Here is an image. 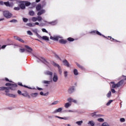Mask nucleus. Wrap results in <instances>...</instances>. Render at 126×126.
Masks as SVG:
<instances>
[{
	"label": "nucleus",
	"instance_id": "obj_18",
	"mask_svg": "<svg viewBox=\"0 0 126 126\" xmlns=\"http://www.w3.org/2000/svg\"><path fill=\"white\" fill-rule=\"evenodd\" d=\"M59 42L60 43V44H66L67 41L64 39H61L59 40Z\"/></svg>",
	"mask_w": 126,
	"mask_h": 126
},
{
	"label": "nucleus",
	"instance_id": "obj_1",
	"mask_svg": "<svg viewBox=\"0 0 126 126\" xmlns=\"http://www.w3.org/2000/svg\"><path fill=\"white\" fill-rule=\"evenodd\" d=\"M46 12V10L44 9H42L41 10L39 11L37 13V17H33L32 18V22H36V21H38V22H41L42 20H43V18L42 17L40 16V15H42V14H44Z\"/></svg>",
	"mask_w": 126,
	"mask_h": 126
},
{
	"label": "nucleus",
	"instance_id": "obj_64",
	"mask_svg": "<svg viewBox=\"0 0 126 126\" xmlns=\"http://www.w3.org/2000/svg\"><path fill=\"white\" fill-rule=\"evenodd\" d=\"M18 93L19 94H21V92L20 90L18 91Z\"/></svg>",
	"mask_w": 126,
	"mask_h": 126
},
{
	"label": "nucleus",
	"instance_id": "obj_39",
	"mask_svg": "<svg viewBox=\"0 0 126 126\" xmlns=\"http://www.w3.org/2000/svg\"><path fill=\"white\" fill-rule=\"evenodd\" d=\"M27 26H29V27H34V26H35V25H33V24H32V23H28L27 24Z\"/></svg>",
	"mask_w": 126,
	"mask_h": 126
},
{
	"label": "nucleus",
	"instance_id": "obj_40",
	"mask_svg": "<svg viewBox=\"0 0 126 126\" xmlns=\"http://www.w3.org/2000/svg\"><path fill=\"white\" fill-rule=\"evenodd\" d=\"M14 10H20V7L19 6L18 7H14Z\"/></svg>",
	"mask_w": 126,
	"mask_h": 126
},
{
	"label": "nucleus",
	"instance_id": "obj_24",
	"mask_svg": "<svg viewBox=\"0 0 126 126\" xmlns=\"http://www.w3.org/2000/svg\"><path fill=\"white\" fill-rule=\"evenodd\" d=\"M40 94L41 95V96H48V95H49V92L44 94L43 92H41Z\"/></svg>",
	"mask_w": 126,
	"mask_h": 126
},
{
	"label": "nucleus",
	"instance_id": "obj_9",
	"mask_svg": "<svg viewBox=\"0 0 126 126\" xmlns=\"http://www.w3.org/2000/svg\"><path fill=\"white\" fill-rule=\"evenodd\" d=\"M18 6H19L20 9H25V4L24 1L21 2L18 5Z\"/></svg>",
	"mask_w": 126,
	"mask_h": 126
},
{
	"label": "nucleus",
	"instance_id": "obj_45",
	"mask_svg": "<svg viewBox=\"0 0 126 126\" xmlns=\"http://www.w3.org/2000/svg\"><path fill=\"white\" fill-rule=\"evenodd\" d=\"M97 121L98 122H104V119L102 118H99L97 119Z\"/></svg>",
	"mask_w": 126,
	"mask_h": 126
},
{
	"label": "nucleus",
	"instance_id": "obj_29",
	"mask_svg": "<svg viewBox=\"0 0 126 126\" xmlns=\"http://www.w3.org/2000/svg\"><path fill=\"white\" fill-rule=\"evenodd\" d=\"M107 98H110L111 96H112V92L111 91H109L108 94L106 95Z\"/></svg>",
	"mask_w": 126,
	"mask_h": 126
},
{
	"label": "nucleus",
	"instance_id": "obj_5",
	"mask_svg": "<svg viewBox=\"0 0 126 126\" xmlns=\"http://www.w3.org/2000/svg\"><path fill=\"white\" fill-rule=\"evenodd\" d=\"M51 40H53V41H59L60 39H63V37L61 36H50Z\"/></svg>",
	"mask_w": 126,
	"mask_h": 126
},
{
	"label": "nucleus",
	"instance_id": "obj_41",
	"mask_svg": "<svg viewBox=\"0 0 126 126\" xmlns=\"http://www.w3.org/2000/svg\"><path fill=\"white\" fill-rule=\"evenodd\" d=\"M55 118H58V119H61L62 120H66V118L60 117L57 116H55Z\"/></svg>",
	"mask_w": 126,
	"mask_h": 126
},
{
	"label": "nucleus",
	"instance_id": "obj_34",
	"mask_svg": "<svg viewBox=\"0 0 126 126\" xmlns=\"http://www.w3.org/2000/svg\"><path fill=\"white\" fill-rule=\"evenodd\" d=\"M67 100L68 102H69L70 103H71V102L73 101V99L71 97H69L67 98Z\"/></svg>",
	"mask_w": 126,
	"mask_h": 126
},
{
	"label": "nucleus",
	"instance_id": "obj_20",
	"mask_svg": "<svg viewBox=\"0 0 126 126\" xmlns=\"http://www.w3.org/2000/svg\"><path fill=\"white\" fill-rule=\"evenodd\" d=\"M39 39H42V40H44L45 41H49V37L47 36H41V38Z\"/></svg>",
	"mask_w": 126,
	"mask_h": 126
},
{
	"label": "nucleus",
	"instance_id": "obj_12",
	"mask_svg": "<svg viewBox=\"0 0 126 126\" xmlns=\"http://www.w3.org/2000/svg\"><path fill=\"white\" fill-rule=\"evenodd\" d=\"M74 90H75V89H74V87H71L69 88L68 90V93L69 94H72V93H73L74 92Z\"/></svg>",
	"mask_w": 126,
	"mask_h": 126
},
{
	"label": "nucleus",
	"instance_id": "obj_14",
	"mask_svg": "<svg viewBox=\"0 0 126 126\" xmlns=\"http://www.w3.org/2000/svg\"><path fill=\"white\" fill-rule=\"evenodd\" d=\"M62 111H63V108L60 107V108H58V109L55 110L52 113V114H57V113H61V112H62Z\"/></svg>",
	"mask_w": 126,
	"mask_h": 126
},
{
	"label": "nucleus",
	"instance_id": "obj_61",
	"mask_svg": "<svg viewBox=\"0 0 126 126\" xmlns=\"http://www.w3.org/2000/svg\"><path fill=\"white\" fill-rule=\"evenodd\" d=\"M37 89H38V90H39V91H42V90H43V89L42 88H39V87H37Z\"/></svg>",
	"mask_w": 126,
	"mask_h": 126
},
{
	"label": "nucleus",
	"instance_id": "obj_26",
	"mask_svg": "<svg viewBox=\"0 0 126 126\" xmlns=\"http://www.w3.org/2000/svg\"><path fill=\"white\" fill-rule=\"evenodd\" d=\"M29 14L31 16H34V15H35V12H34V11H30L29 12Z\"/></svg>",
	"mask_w": 126,
	"mask_h": 126
},
{
	"label": "nucleus",
	"instance_id": "obj_25",
	"mask_svg": "<svg viewBox=\"0 0 126 126\" xmlns=\"http://www.w3.org/2000/svg\"><path fill=\"white\" fill-rule=\"evenodd\" d=\"M42 83H43V84H50L51 81L43 80Z\"/></svg>",
	"mask_w": 126,
	"mask_h": 126
},
{
	"label": "nucleus",
	"instance_id": "obj_35",
	"mask_svg": "<svg viewBox=\"0 0 126 126\" xmlns=\"http://www.w3.org/2000/svg\"><path fill=\"white\" fill-rule=\"evenodd\" d=\"M10 22H11V23H17V21L15 19H12L10 21Z\"/></svg>",
	"mask_w": 126,
	"mask_h": 126
},
{
	"label": "nucleus",
	"instance_id": "obj_21",
	"mask_svg": "<svg viewBox=\"0 0 126 126\" xmlns=\"http://www.w3.org/2000/svg\"><path fill=\"white\" fill-rule=\"evenodd\" d=\"M38 94L37 93H32L31 94V96L33 98H36V97L38 96Z\"/></svg>",
	"mask_w": 126,
	"mask_h": 126
},
{
	"label": "nucleus",
	"instance_id": "obj_52",
	"mask_svg": "<svg viewBox=\"0 0 126 126\" xmlns=\"http://www.w3.org/2000/svg\"><path fill=\"white\" fill-rule=\"evenodd\" d=\"M4 90V87H0V91H3Z\"/></svg>",
	"mask_w": 126,
	"mask_h": 126
},
{
	"label": "nucleus",
	"instance_id": "obj_49",
	"mask_svg": "<svg viewBox=\"0 0 126 126\" xmlns=\"http://www.w3.org/2000/svg\"><path fill=\"white\" fill-rule=\"evenodd\" d=\"M14 38L15 40H17L18 41L19 40L20 37L17 36H14Z\"/></svg>",
	"mask_w": 126,
	"mask_h": 126
},
{
	"label": "nucleus",
	"instance_id": "obj_28",
	"mask_svg": "<svg viewBox=\"0 0 126 126\" xmlns=\"http://www.w3.org/2000/svg\"><path fill=\"white\" fill-rule=\"evenodd\" d=\"M88 125H90V126H94V125H95V123H94V122L91 121L89 122Z\"/></svg>",
	"mask_w": 126,
	"mask_h": 126
},
{
	"label": "nucleus",
	"instance_id": "obj_57",
	"mask_svg": "<svg viewBox=\"0 0 126 126\" xmlns=\"http://www.w3.org/2000/svg\"><path fill=\"white\" fill-rule=\"evenodd\" d=\"M96 34H97V35H99L100 36H102V34H101V33H100V32L98 31L96 32Z\"/></svg>",
	"mask_w": 126,
	"mask_h": 126
},
{
	"label": "nucleus",
	"instance_id": "obj_16",
	"mask_svg": "<svg viewBox=\"0 0 126 126\" xmlns=\"http://www.w3.org/2000/svg\"><path fill=\"white\" fill-rule=\"evenodd\" d=\"M45 75H50V76H53V72L50 71H46L45 72Z\"/></svg>",
	"mask_w": 126,
	"mask_h": 126
},
{
	"label": "nucleus",
	"instance_id": "obj_31",
	"mask_svg": "<svg viewBox=\"0 0 126 126\" xmlns=\"http://www.w3.org/2000/svg\"><path fill=\"white\" fill-rule=\"evenodd\" d=\"M73 72L75 75H78V71L77 70V69H74Z\"/></svg>",
	"mask_w": 126,
	"mask_h": 126
},
{
	"label": "nucleus",
	"instance_id": "obj_44",
	"mask_svg": "<svg viewBox=\"0 0 126 126\" xmlns=\"http://www.w3.org/2000/svg\"><path fill=\"white\" fill-rule=\"evenodd\" d=\"M77 65L79 68H81L82 69H83V66L80 65L79 63H77Z\"/></svg>",
	"mask_w": 126,
	"mask_h": 126
},
{
	"label": "nucleus",
	"instance_id": "obj_2",
	"mask_svg": "<svg viewBox=\"0 0 126 126\" xmlns=\"http://www.w3.org/2000/svg\"><path fill=\"white\" fill-rule=\"evenodd\" d=\"M110 84H112V88H118V87L122 86V84H124V80L120 81L117 84H115L114 82H111Z\"/></svg>",
	"mask_w": 126,
	"mask_h": 126
},
{
	"label": "nucleus",
	"instance_id": "obj_56",
	"mask_svg": "<svg viewBox=\"0 0 126 126\" xmlns=\"http://www.w3.org/2000/svg\"><path fill=\"white\" fill-rule=\"evenodd\" d=\"M5 92L6 94H9V90H6V91H5Z\"/></svg>",
	"mask_w": 126,
	"mask_h": 126
},
{
	"label": "nucleus",
	"instance_id": "obj_50",
	"mask_svg": "<svg viewBox=\"0 0 126 126\" xmlns=\"http://www.w3.org/2000/svg\"><path fill=\"white\" fill-rule=\"evenodd\" d=\"M42 32H45V33H48V31H47L46 29H42Z\"/></svg>",
	"mask_w": 126,
	"mask_h": 126
},
{
	"label": "nucleus",
	"instance_id": "obj_62",
	"mask_svg": "<svg viewBox=\"0 0 126 126\" xmlns=\"http://www.w3.org/2000/svg\"><path fill=\"white\" fill-rule=\"evenodd\" d=\"M4 2H3L2 1H0V5H2Z\"/></svg>",
	"mask_w": 126,
	"mask_h": 126
},
{
	"label": "nucleus",
	"instance_id": "obj_10",
	"mask_svg": "<svg viewBox=\"0 0 126 126\" xmlns=\"http://www.w3.org/2000/svg\"><path fill=\"white\" fill-rule=\"evenodd\" d=\"M32 31L35 34L36 36H37L38 38H41V35L38 33V30L37 29L32 30Z\"/></svg>",
	"mask_w": 126,
	"mask_h": 126
},
{
	"label": "nucleus",
	"instance_id": "obj_17",
	"mask_svg": "<svg viewBox=\"0 0 126 126\" xmlns=\"http://www.w3.org/2000/svg\"><path fill=\"white\" fill-rule=\"evenodd\" d=\"M5 95L8 97H12V98H16V95L11 94H6Z\"/></svg>",
	"mask_w": 126,
	"mask_h": 126
},
{
	"label": "nucleus",
	"instance_id": "obj_32",
	"mask_svg": "<svg viewBox=\"0 0 126 126\" xmlns=\"http://www.w3.org/2000/svg\"><path fill=\"white\" fill-rule=\"evenodd\" d=\"M91 116H92V117H94V118H97V117H100V116L96 115V114H95V113H91Z\"/></svg>",
	"mask_w": 126,
	"mask_h": 126
},
{
	"label": "nucleus",
	"instance_id": "obj_48",
	"mask_svg": "<svg viewBox=\"0 0 126 126\" xmlns=\"http://www.w3.org/2000/svg\"><path fill=\"white\" fill-rule=\"evenodd\" d=\"M23 20L24 22H27V21H28V19L24 18L23 19Z\"/></svg>",
	"mask_w": 126,
	"mask_h": 126
},
{
	"label": "nucleus",
	"instance_id": "obj_54",
	"mask_svg": "<svg viewBox=\"0 0 126 126\" xmlns=\"http://www.w3.org/2000/svg\"><path fill=\"white\" fill-rule=\"evenodd\" d=\"M5 47H6V45H3L1 47H0V50H1V49H4Z\"/></svg>",
	"mask_w": 126,
	"mask_h": 126
},
{
	"label": "nucleus",
	"instance_id": "obj_11",
	"mask_svg": "<svg viewBox=\"0 0 126 126\" xmlns=\"http://www.w3.org/2000/svg\"><path fill=\"white\" fill-rule=\"evenodd\" d=\"M25 48H26V51L28 53H30V54H32V51H33V49L31 48V47H29L28 45H25Z\"/></svg>",
	"mask_w": 126,
	"mask_h": 126
},
{
	"label": "nucleus",
	"instance_id": "obj_63",
	"mask_svg": "<svg viewBox=\"0 0 126 126\" xmlns=\"http://www.w3.org/2000/svg\"><path fill=\"white\" fill-rule=\"evenodd\" d=\"M6 81H9V82H11V81H9L7 78H5Z\"/></svg>",
	"mask_w": 126,
	"mask_h": 126
},
{
	"label": "nucleus",
	"instance_id": "obj_7",
	"mask_svg": "<svg viewBox=\"0 0 126 126\" xmlns=\"http://www.w3.org/2000/svg\"><path fill=\"white\" fill-rule=\"evenodd\" d=\"M3 4L9 7H13L14 3L13 2L9 3V1L4 2Z\"/></svg>",
	"mask_w": 126,
	"mask_h": 126
},
{
	"label": "nucleus",
	"instance_id": "obj_38",
	"mask_svg": "<svg viewBox=\"0 0 126 126\" xmlns=\"http://www.w3.org/2000/svg\"><path fill=\"white\" fill-rule=\"evenodd\" d=\"M57 22L55 21H53V22H51L50 23H49V24H51V25H56V24H57Z\"/></svg>",
	"mask_w": 126,
	"mask_h": 126
},
{
	"label": "nucleus",
	"instance_id": "obj_15",
	"mask_svg": "<svg viewBox=\"0 0 126 126\" xmlns=\"http://www.w3.org/2000/svg\"><path fill=\"white\" fill-rule=\"evenodd\" d=\"M42 8H43V7H42V5H41V4H38L36 7V9L37 10V11H39V10L42 9Z\"/></svg>",
	"mask_w": 126,
	"mask_h": 126
},
{
	"label": "nucleus",
	"instance_id": "obj_47",
	"mask_svg": "<svg viewBox=\"0 0 126 126\" xmlns=\"http://www.w3.org/2000/svg\"><path fill=\"white\" fill-rule=\"evenodd\" d=\"M20 52L21 53H24L25 52V49H20Z\"/></svg>",
	"mask_w": 126,
	"mask_h": 126
},
{
	"label": "nucleus",
	"instance_id": "obj_59",
	"mask_svg": "<svg viewBox=\"0 0 126 126\" xmlns=\"http://www.w3.org/2000/svg\"><path fill=\"white\" fill-rule=\"evenodd\" d=\"M73 103H75V104H76V103H77V100H75V99H73Z\"/></svg>",
	"mask_w": 126,
	"mask_h": 126
},
{
	"label": "nucleus",
	"instance_id": "obj_22",
	"mask_svg": "<svg viewBox=\"0 0 126 126\" xmlns=\"http://www.w3.org/2000/svg\"><path fill=\"white\" fill-rule=\"evenodd\" d=\"M63 74H64V78H67V76L68 75V72L66 70H65L63 71Z\"/></svg>",
	"mask_w": 126,
	"mask_h": 126
},
{
	"label": "nucleus",
	"instance_id": "obj_60",
	"mask_svg": "<svg viewBox=\"0 0 126 126\" xmlns=\"http://www.w3.org/2000/svg\"><path fill=\"white\" fill-rule=\"evenodd\" d=\"M22 95L24 96V97H27V94H22Z\"/></svg>",
	"mask_w": 126,
	"mask_h": 126
},
{
	"label": "nucleus",
	"instance_id": "obj_3",
	"mask_svg": "<svg viewBox=\"0 0 126 126\" xmlns=\"http://www.w3.org/2000/svg\"><path fill=\"white\" fill-rule=\"evenodd\" d=\"M3 15L5 17V18H7V19H9V18H11V17H12V13L7 10L3 12Z\"/></svg>",
	"mask_w": 126,
	"mask_h": 126
},
{
	"label": "nucleus",
	"instance_id": "obj_4",
	"mask_svg": "<svg viewBox=\"0 0 126 126\" xmlns=\"http://www.w3.org/2000/svg\"><path fill=\"white\" fill-rule=\"evenodd\" d=\"M52 64L55 67H58V71L59 72V74H60V75H62V74L63 73V70H62V67H61V66H60V65L59 64H58L55 62H53Z\"/></svg>",
	"mask_w": 126,
	"mask_h": 126
},
{
	"label": "nucleus",
	"instance_id": "obj_6",
	"mask_svg": "<svg viewBox=\"0 0 126 126\" xmlns=\"http://www.w3.org/2000/svg\"><path fill=\"white\" fill-rule=\"evenodd\" d=\"M52 80L53 82H55V83L58 82V81L59 80V77L58 76V74H57V73H54Z\"/></svg>",
	"mask_w": 126,
	"mask_h": 126
},
{
	"label": "nucleus",
	"instance_id": "obj_43",
	"mask_svg": "<svg viewBox=\"0 0 126 126\" xmlns=\"http://www.w3.org/2000/svg\"><path fill=\"white\" fill-rule=\"evenodd\" d=\"M120 122L121 123H125V122H126V120L125 119V118H121L120 119Z\"/></svg>",
	"mask_w": 126,
	"mask_h": 126
},
{
	"label": "nucleus",
	"instance_id": "obj_51",
	"mask_svg": "<svg viewBox=\"0 0 126 126\" xmlns=\"http://www.w3.org/2000/svg\"><path fill=\"white\" fill-rule=\"evenodd\" d=\"M20 42H21L22 43H24V40H23L22 39L19 38V40Z\"/></svg>",
	"mask_w": 126,
	"mask_h": 126
},
{
	"label": "nucleus",
	"instance_id": "obj_55",
	"mask_svg": "<svg viewBox=\"0 0 126 126\" xmlns=\"http://www.w3.org/2000/svg\"><path fill=\"white\" fill-rule=\"evenodd\" d=\"M34 25H38V26H41V25H40L39 22H37L34 23Z\"/></svg>",
	"mask_w": 126,
	"mask_h": 126
},
{
	"label": "nucleus",
	"instance_id": "obj_46",
	"mask_svg": "<svg viewBox=\"0 0 126 126\" xmlns=\"http://www.w3.org/2000/svg\"><path fill=\"white\" fill-rule=\"evenodd\" d=\"M102 126H109V124L107 123H104L102 124Z\"/></svg>",
	"mask_w": 126,
	"mask_h": 126
},
{
	"label": "nucleus",
	"instance_id": "obj_58",
	"mask_svg": "<svg viewBox=\"0 0 126 126\" xmlns=\"http://www.w3.org/2000/svg\"><path fill=\"white\" fill-rule=\"evenodd\" d=\"M55 58H56V59H58V60H61V58H60L59 56H58L57 55H55Z\"/></svg>",
	"mask_w": 126,
	"mask_h": 126
},
{
	"label": "nucleus",
	"instance_id": "obj_27",
	"mask_svg": "<svg viewBox=\"0 0 126 126\" xmlns=\"http://www.w3.org/2000/svg\"><path fill=\"white\" fill-rule=\"evenodd\" d=\"M24 2L26 6H29V5L31 4V3H30V2L29 1H24Z\"/></svg>",
	"mask_w": 126,
	"mask_h": 126
},
{
	"label": "nucleus",
	"instance_id": "obj_19",
	"mask_svg": "<svg viewBox=\"0 0 126 126\" xmlns=\"http://www.w3.org/2000/svg\"><path fill=\"white\" fill-rule=\"evenodd\" d=\"M9 89H11V90H15V88H13L11 87H4V90H9Z\"/></svg>",
	"mask_w": 126,
	"mask_h": 126
},
{
	"label": "nucleus",
	"instance_id": "obj_13",
	"mask_svg": "<svg viewBox=\"0 0 126 126\" xmlns=\"http://www.w3.org/2000/svg\"><path fill=\"white\" fill-rule=\"evenodd\" d=\"M63 63L64 64V65H65L67 66V67H69L70 66V65L68 63V62L66 60H64L63 61Z\"/></svg>",
	"mask_w": 126,
	"mask_h": 126
},
{
	"label": "nucleus",
	"instance_id": "obj_8",
	"mask_svg": "<svg viewBox=\"0 0 126 126\" xmlns=\"http://www.w3.org/2000/svg\"><path fill=\"white\" fill-rule=\"evenodd\" d=\"M6 86H9V87H12V88H16L17 87V85L14 84H11L9 83H7L5 84Z\"/></svg>",
	"mask_w": 126,
	"mask_h": 126
},
{
	"label": "nucleus",
	"instance_id": "obj_36",
	"mask_svg": "<svg viewBox=\"0 0 126 126\" xmlns=\"http://www.w3.org/2000/svg\"><path fill=\"white\" fill-rule=\"evenodd\" d=\"M113 100H110L108 101V102L106 103V105L107 106H110V105H111V103H112V102H113Z\"/></svg>",
	"mask_w": 126,
	"mask_h": 126
},
{
	"label": "nucleus",
	"instance_id": "obj_37",
	"mask_svg": "<svg viewBox=\"0 0 126 126\" xmlns=\"http://www.w3.org/2000/svg\"><path fill=\"white\" fill-rule=\"evenodd\" d=\"M27 33L28 35H30V36H32V35H33V33L30 31H28L27 32Z\"/></svg>",
	"mask_w": 126,
	"mask_h": 126
},
{
	"label": "nucleus",
	"instance_id": "obj_53",
	"mask_svg": "<svg viewBox=\"0 0 126 126\" xmlns=\"http://www.w3.org/2000/svg\"><path fill=\"white\" fill-rule=\"evenodd\" d=\"M111 92L112 93H116V90L114 89H111Z\"/></svg>",
	"mask_w": 126,
	"mask_h": 126
},
{
	"label": "nucleus",
	"instance_id": "obj_30",
	"mask_svg": "<svg viewBox=\"0 0 126 126\" xmlns=\"http://www.w3.org/2000/svg\"><path fill=\"white\" fill-rule=\"evenodd\" d=\"M83 123V121H78L76 122V124H77V125H78V126H81V125H82Z\"/></svg>",
	"mask_w": 126,
	"mask_h": 126
},
{
	"label": "nucleus",
	"instance_id": "obj_33",
	"mask_svg": "<svg viewBox=\"0 0 126 126\" xmlns=\"http://www.w3.org/2000/svg\"><path fill=\"white\" fill-rule=\"evenodd\" d=\"M59 104V101H55L51 103L52 106Z\"/></svg>",
	"mask_w": 126,
	"mask_h": 126
},
{
	"label": "nucleus",
	"instance_id": "obj_42",
	"mask_svg": "<svg viewBox=\"0 0 126 126\" xmlns=\"http://www.w3.org/2000/svg\"><path fill=\"white\" fill-rule=\"evenodd\" d=\"M68 41H69L70 42H72L73 41H74V39H73V38H71V37H69L67 38Z\"/></svg>",
	"mask_w": 126,
	"mask_h": 126
},
{
	"label": "nucleus",
	"instance_id": "obj_23",
	"mask_svg": "<svg viewBox=\"0 0 126 126\" xmlns=\"http://www.w3.org/2000/svg\"><path fill=\"white\" fill-rule=\"evenodd\" d=\"M70 106H71V103L68 102L66 103L64 105V107L66 109H67V108H68L69 107H70Z\"/></svg>",
	"mask_w": 126,
	"mask_h": 126
}]
</instances>
